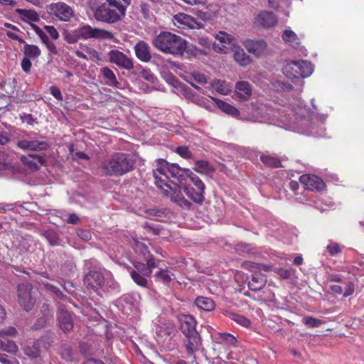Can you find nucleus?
Here are the masks:
<instances>
[{"label": "nucleus", "instance_id": "f257e3e1", "mask_svg": "<svg viewBox=\"0 0 364 364\" xmlns=\"http://www.w3.org/2000/svg\"><path fill=\"white\" fill-rule=\"evenodd\" d=\"M127 6L119 0H105L90 6V9L97 21L113 24L124 17Z\"/></svg>", "mask_w": 364, "mask_h": 364}, {"label": "nucleus", "instance_id": "f03ea898", "mask_svg": "<svg viewBox=\"0 0 364 364\" xmlns=\"http://www.w3.org/2000/svg\"><path fill=\"white\" fill-rule=\"evenodd\" d=\"M191 172L190 169L182 168L176 164H169L163 159L156 160V166L153 171L156 184L169 181L173 184L183 183Z\"/></svg>", "mask_w": 364, "mask_h": 364}, {"label": "nucleus", "instance_id": "7ed1b4c3", "mask_svg": "<svg viewBox=\"0 0 364 364\" xmlns=\"http://www.w3.org/2000/svg\"><path fill=\"white\" fill-rule=\"evenodd\" d=\"M134 160L122 152L114 153L105 159L100 165L105 175L109 176H121L133 170Z\"/></svg>", "mask_w": 364, "mask_h": 364}, {"label": "nucleus", "instance_id": "20e7f679", "mask_svg": "<svg viewBox=\"0 0 364 364\" xmlns=\"http://www.w3.org/2000/svg\"><path fill=\"white\" fill-rule=\"evenodd\" d=\"M154 46L166 54L182 55L187 48L186 41L168 31L161 32L153 41Z\"/></svg>", "mask_w": 364, "mask_h": 364}, {"label": "nucleus", "instance_id": "39448f33", "mask_svg": "<svg viewBox=\"0 0 364 364\" xmlns=\"http://www.w3.org/2000/svg\"><path fill=\"white\" fill-rule=\"evenodd\" d=\"M313 70V65L304 60H291L283 68V73L287 77L295 79L307 77Z\"/></svg>", "mask_w": 364, "mask_h": 364}, {"label": "nucleus", "instance_id": "423d86ee", "mask_svg": "<svg viewBox=\"0 0 364 364\" xmlns=\"http://www.w3.org/2000/svg\"><path fill=\"white\" fill-rule=\"evenodd\" d=\"M181 183H175L171 186L169 183H161L156 184L161 189L163 195L169 198L173 202L178 203L180 206L190 208L191 204L183 197L179 185Z\"/></svg>", "mask_w": 364, "mask_h": 364}, {"label": "nucleus", "instance_id": "0eeeda50", "mask_svg": "<svg viewBox=\"0 0 364 364\" xmlns=\"http://www.w3.org/2000/svg\"><path fill=\"white\" fill-rule=\"evenodd\" d=\"M181 183H175L171 186L169 183H161L156 184L161 189L163 195L169 198L173 202L178 203L180 206L190 208L191 204L183 197L179 185Z\"/></svg>", "mask_w": 364, "mask_h": 364}, {"label": "nucleus", "instance_id": "6e6552de", "mask_svg": "<svg viewBox=\"0 0 364 364\" xmlns=\"http://www.w3.org/2000/svg\"><path fill=\"white\" fill-rule=\"evenodd\" d=\"M78 29V33L80 39L87 40L89 38L96 39H114V36L113 33L107 30L93 28L91 26L87 24L82 26Z\"/></svg>", "mask_w": 364, "mask_h": 364}, {"label": "nucleus", "instance_id": "1a4fd4ad", "mask_svg": "<svg viewBox=\"0 0 364 364\" xmlns=\"http://www.w3.org/2000/svg\"><path fill=\"white\" fill-rule=\"evenodd\" d=\"M188 178L191 182V185L195 186L197 191H194L193 189H191L190 188H185L184 191L186 195L195 203H202L205 199L203 196L205 188L204 183L192 171Z\"/></svg>", "mask_w": 364, "mask_h": 364}, {"label": "nucleus", "instance_id": "9d476101", "mask_svg": "<svg viewBox=\"0 0 364 364\" xmlns=\"http://www.w3.org/2000/svg\"><path fill=\"white\" fill-rule=\"evenodd\" d=\"M32 286L28 283L18 285V302L26 311L31 310L36 303V299L31 296Z\"/></svg>", "mask_w": 364, "mask_h": 364}, {"label": "nucleus", "instance_id": "9b49d317", "mask_svg": "<svg viewBox=\"0 0 364 364\" xmlns=\"http://www.w3.org/2000/svg\"><path fill=\"white\" fill-rule=\"evenodd\" d=\"M49 9L53 15L62 21H69L75 15L73 9L63 1L50 4Z\"/></svg>", "mask_w": 364, "mask_h": 364}, {"label": "nucleus", "instance_id": "f8f14e48", "mask_svg": "<svg viewBox=\"0 0 364 364\" xmlns=\"http://www.w3.org/2000/svg\"><path fill=\"white\" fill-rule=\"evenodd\" d=\"M84 284L87 289L97 291L101 289L105 284V277L101 272L90 270L84 277Z\"/></svg>", "mask_w": 364, "mask_h": 364}, {"label": "nucleus", "instance_id": "ddd939ff", "mask_svg": "<svg viewBox=\"0 0 364 364\" xmlns=\"http://www.w3.org/2000/svg\"><path fill=\"white\" fill-rule=\"evenodd\" d=\"M109 61L114 63L119 68L126 70H132L134 68V63L131 58L119 50H111L108 53Z\"/></svg>", "mask_w": 364, "mask_h": 364}, {"label": "nucleus", "instance_id": "4468645a", "mask_svg": "<svg viewBox=\"0 0 364 364\" xmlns=\"http://www.w3.org/2000/svg\"><path fill=\"white\" fill-rule=\"evenodd\" d=\"M299 182L306 189L310 191H322L326 187L323 179L316 175L304 174L299 177Z\"/></svg>", "mask_w": 364, "mask_h": 364}, {"label": "nucleus", "instance_id": "2eb2a0df", "mask_svg": "<svg viewBox=\"0 0 364 364\" xmlns=\"http://www.w3.org/2000/svg\"><path fill=\"white\" fill-rule=\"evenodd\" d=\"M16 146L21 149L32 151H46L50 147L49 144L46 141H38L31 138L18 140Z\"/></svg>", "mask_w": 364, "mask_h": 364}, {"label": "nucleus", "instance_id": "dca6fc26", "mask_svg": "<svg viewBox=\"0 0 364 364\" xmlns=\"http://www.w3.org/2000/svg\"><path fill=\"white\" fill-rule=\"evenodd\" d=\"M180 322V329L184 336L196 335L198 332L196 331V321L191 315L183 314L178 317Z\"/></svg>", "mask_w": 364, "mask_h": 364}, {"label": "nucleus", "instance_id": "f3484780", "mask_svg": "<svg viewBox=\"0 0 364 364\" xmlns=\"http://www.w3.org/2000/svg\"><path fill=\"white\" fill-rule=\"evenodd\" d=\"M57 318L60 329L65 333L73 331L74 324L71 314L68 311L60 309L57 313Z\"/></svg>", "mask_w": 364, "mask_h": 364}, {"label": "nucleus", "instance_id": "a211bd4d", "mask_svg": "<svg viewBox=\"0 0 364 364\" xmlns=\"http://www.w3.org/2000/svg\"><path fill=\"white\" fill-rule=\"evenodd\" d=\"M176 279L174 273L171 268H159L154 274L155 282L163 284L164 287H169L172 281Z\"/></svg>", "mask_w": 364, "mask_h": 364}, {"label": "nucleus", "instance_id": "6ab92c4d", "mask_svg": "<svg viewBox=\"0 0 364 364\" xmlns=\"http://www.w3.org/2000/svg\"><path fill=\"white\" fill-rule=\"evenodd\" d=\"M174 24L179 28H195L197 23L190 15L180 13L174 16Z\"/></svg>", "mask_w": 364, "mask_h": 364}, {"label": "nucleus", "instance_id": "aec40b11", "mask_svg": "<svg viewBox=\"0 0 364 364\" xmlns=\"http://www.w3.org/2000/svg\"><path fill=\"white\" fill-rule=\"evenodd\" d=\"M244 46L248 52L257 57L262 55L267 48V43L263 40H247L245 41Z\"/></svg>", "mask_w": 364, "mask_h": 364}, {"label": "nucleus", "instance_id": "412c9836", "mask_svg": "<svg viewBox=\"0 0 364 364\" xmlns=\"http://www.w3.org/2000/svg\"><path fill=\"white\" fill-rule=\"evenodd\" d=\"M266 276L258 271L252 274L251 279L248 283V287L249 289L253 291H259L266 286Z\"/></svg>", "mask_w": 364, "mask_h": 364}, {"label": "nucleus", "instance_id": "4be33fe9", "mask_svg": "<svg viewBox=\"0 0 364 364\" xmlns=\"http://www.w3.org/2000/svg\"><path fill=\"white\" fill-rule=\"evenodd\" d=\"M257 22L264 28H270L277 23V17L272 11H263L257 16Z\"/></svg>", "mask_w": 364, "mask_h": 364}, {"label": "nucleus", "instance_id": "5701e85b", "mask_svg": "<svg viewBox=\"0 0 364 364\" xmlns=\"http://www.w3.org/2000/svg\"><path fill=\"white\" fill-rule=\"evenodd\" d=\"M136 56L142 62H149L151 59L150 47L144 41H139L134 46Z\"/></svg>", "mask_w": 364, "mask_h": 364}, {"label": "nucleus", "instance_id": "b1692460", "mask_svg": "<svg viewBox=\"0 0 364 364\" xmlns=\"http://www.w3.org/2000/svg\"><path fill=\"white\" fill-rule=\"evenodd\" d=\"M21 162L28 168L37 170L44 164L45 159L43 156L36 154H28L21 157Z\"/></svg>", "mask_w": 364, "mask_h": 364}, {"label": "nucleus", "instance_id": "393cba45", "mask_svg": "<svg viewBox=\"0 0 364 364\" xmlns=\"http://www.w3.org/2000/svg\"><path fill=\"white\" fill-rule=\"evenodd\" d=\"M186 340L185 341V347L188 354H193L196 350H198L200 344V336L199 333L185 336Z\"/></svg>", "mask_w": 364, "mask_h": 364}, {"label": "nucleus", "instance_id": "a878e982", "mask_svg": "<svg viewBox=\"0 0 364 364\" xmlns=\"http://www.w3.org/2000/svg\"><path fill=\"white\" fill-rule=\"evenodd\" d=\"M235 92L240 98L247 100L252 95V87L248 82L240 81L236 84Z\"/></svg>", "mask_w": 364, "mask_h": 364}, {"label": "nucleus", "instance_id": "bb28decb", "mask_svg": "<svg viewBox=\"0 0 364 364\" xmlns=\"http://www.w3.org/2000/svg\"><path fill=\"white\" fill-rule=\"evenodd\" d=\"M100 73L103 77L106 80L105 84L109 86H112L116 88H119L120 83L117 81V79L114 72L108 67H104L101 68Z\"/></svg>", "mask_w": 364, "mask_h": 364}, {"label": "nucleus", "instance_id": "cd10ccee", "mask_svg": "<svg viewBox=\"0 0 364 364\" xmlns=\"http://www.w3.org/2000/svg\"><path fill=\"white\" fill-rule=\"evenodd\" d=\"M259 159L263 164L269 168H277L284 167V166L282 164L281 160L272 155L262 154Z\"/></svg>", "mask_w": 364, "mask_h": 364}, {"label": "nucleus", "instance_id": "c85d7f7f", "mask_svg": "<svg viewBox=\"0 0 364 364\" xmlns=\"http://www.w3.org/2000/svg\"><path fill=\"white\" fill-rule=\"evenodd\" d=\"M195 304L199 309L206 311H210L215 307L214 301L205 296H198L195 300Z\"/></svg>", "mask_w": 364, "mask_h": 364}, {"label": "nucleus", "instance_id": "c756f323", "mask_svg": "<svg viewBox=\"0 0 364 364\" xmlns=\"http://www.w3.org/2000/svg\"><path fill=\"white\" fill-rule=\"evenodd\" d=\"M234 59L242 67H246L251 62L250 57L240 47L236 48L234 51Z\"/></svg>", "mask_w": 364, "mask_h": 364}, {"label": "nucleus", "instance_id": "7c9ffc66", "mask_svg": "<svg viewBox=\"0 0 364 364\" xmlns=\"http://www.w3.org/2000/svg\"><path fill=\"white\" fill-rule=\"evenodd\" d=\"M24 56L30 59H36L41 55V50L36 45L23 43Z\"/></svg>", "mask_w": 364, "mask_h": 364}, {"label": "nucleus", "instance_id": "2f4dec72", "mask_svg": "<svg viewBox=\"0 0 364 364\" xmlns=\"http://www.w3.org/2000/svg\"><path fill=\"white\" fill-rule=\"evenodd\" d=\"M15 11L20 16L21 20L23 21H37L38 20V15L33 10L16 9Z\"/></svg>", "mask_w": 364, "mask_h": 364}, {"label": "nucleus", "instance_id": "473e14b6", "mask_svg": "<svg viewBox=\"0 0 364 364\" xmlns=\"http://www.w3.org/2000/svg\"><path fill=\"white\" fill-rule=\"evenodd\" d=\"M216 39L223 44V48L219 47V50L224 52H225L224 49L227 48V46L233 44L234 41V37L225 31H220L216 36Z\"/></svg>", "mask_w": 364, "mask_h": 364}, {"label": "nucleus", "instance_id": "72a5a7b5", "mask_svg": "<svg viewBox=\"0 0 364 364\" xmlns=\"http://www.w3.org/2000/svg\"><path fill=\"white\" fill-rule=\"evenodd\" d=\"M0 349L10 353H16L18 351V346L12 341L0 338Z\"/></svg>", "mask_w": 364, "mask_h": 364}, {"label": "nucleus", "instance_id": "f704fd0d", "mask_svg": "<svg viewBox=\"0 0 364 364\" xmlns=\"http://www.w3.org/2000/svg\"><path fill=\"white\" fill-rule=\"evenodd\" d=\"M194 171L200 173L206 174L209 172L213 171V168L208 161L199 160L196 161Z\"/></svg>", "mask_w": 364, "mask_h": 364}, {"label": "nucleus", "instance_id": "c9c22d12", "mask_svg": "<svg viewBox=\"0 0 364 364\" xmlns=\"http://www.w3.org/2000/svg\"><path fill=\"white\" fill-rule=\"evenodd\" d=\"M130 276L134 282L139 287L148 288L149 281L146 275L139 274L138 272H130Z\"/></svg>", "mask_w": 364, "mask_h": 364}, {"label": "nucleus", "instance_id": "e433bc0d", "mask_svg": "<svg viewBox=\"0 0 364 364\" xmlns=\"http://www.w3.org/2000/svg\"><path fill=\"white\" fill-rule=\"evenodd\" d=\"M63 36L64 41L68 43H75L80 40L77 28L72 31L65 30L63 33Z\"/></svg>", "mask_w": 364, "mask_h": 364}, {"label": "nucleus", "instance_id": "4c0bfd02", "mask_svg": "<svg viewBox=\"0 0 364 364\" xmlns=\"http://www.w3.org/2000/svg\"><path fill=\"white\" fill-rule=\"evenodd\" d=\"M229 317L230 319L235 321L237 323L241 325L242 326L248 328L251 326L252 323L250 320L243 315L236 313H230Z\"/></svg>", "mask_w": 364, "mask_h": 364}, {"label": "nucleus", "instance_id": "58836bf2", "mask_svg": "<svg viewBox=\"0 0 364 364\" xmlns=\"http://www.w3.org/2000/svg\"><path fill=\"white\" fill-rule=\"evenodd\" d=\"M218 105L224 112L230 114L232 116H237L240 114V111L236 107L222 101L219 100Z\"/></svg>", "mask_w": 364, "mask_h": 364}, {"label": "nucleus", "instance_id": "ea45409f", "mask_svg": "<svg viewBox=\"0 0 364 364\" xmlns=\"http://www.w3.org/2000/svg\"><path fill=\"white\" fill-rule=\"evenodd\" d=\"M52 320V318H50L49 313L46 314L45 316H40L36 323L33 325V328L35 330H38L48 326L50 323V321Z\"/></svg>", "mask_w": 364, "mask_h": 364}, {"label": "nucleus", "instance_id": "a19ab883", "mask_svg": "<svg viewBox=\"0 0 364 364\" xmlns=\"http://www.w3.org/2000/svg\"><path fill=\"white\" fill-rule=\"evenodd\" d=\"M134 269L130 272H138L139 274L146 275L147 277H150L151 275V269H149L146 264L139 262L134 263Z\"/></svg>", "mask_w": 364, "mask_h": 364}, {"label": "nucleus", "instance_id": "79ce46f5", "mask_svg": "<svg viewBox=\"0 0 364 364\" xmlns=\"http://www.w3.org/2000/svg\"><path fill=\"white\" fill-rule=\"evenodd\" d=\"M213 88L218 93L226 95L230 92L228 86L225 82L222 80H217L212 84Z\"/></svg>", "mask_w": 364, "mask_h": 364}, {"label": "nucleus", "instance_id": "37998d69", "mask_svg": "<svg viewBox=\"0 0 364 364\" xmlns=\"http://www.w3.org/2000/svg\"><path fill=\"white\" fill-rule=\"evenodd\" d=\"M284 41L286 43H299V38L297 35L291 30L286 29L282 36Z\"/></svg>", "mask_w": 364, "mask_h": 364}, {"label": "nucleus", "instance_id": "c03bdc74", "mask_svg": "<svg viewBox=\"0 0 364 364\" xmlns=\"http://www.w3.org/2000/svg\"><path fill=\"white\" fill-rule=\"evenodd\" d=\"M18 331L14 326H9L0 330V338H6V337H16Z\"/></svg>", "mask_w": 364, "mask_h": 364}, {"label": "nucleus", "instance_id": "a18cd8bd", "mask_svg": "<svg viewBox=\"0 0 364 364\" xmlns=\"http://www.w3.org/2000/svg\"><path fill=\"white\" fill-rule=\"evenodd\" d=\"M303 323L309 328H316L320 326L322 323L320 319L312 316H305L303 318Z\"/></svg>", "mask_w": 364, "mask_h": 364}, {"label": "nucleus", "instance_id": "49530a36", "mask_svg": "<svg viewBox=\"0 0 364 364\" xmlns=\"http://www.w3.org/2000/svg\"><path fill=\"white\" fill-rule=\"evenodd\" d=\"M342 249L343 248L336 242H330L326 247V250L330 256H336L340 254L342 252Z\"/></svg>", "mask_w": 364, "mask_h": 364}, {"label": "nucleus", "instance_id": "de8ad7c7", "mask_svg": "<svg viewBox=\"0 0 364 364\" xmlns=\"http://www.w3.org/2000/svg\"><path fill=\"white\" fill-rule=\"evenodd\" d=\"M176 153L178 154L182 158L186 159H191L193 156L192 152L189 150V149L187 146H178L176 149Z\"/></svg>", "mask_w": 364, "mask_h": 364}, {"label": "nucleus", "instance_id": "09e8293b", "mask_svg": "<svg viewBox=\"0 0 364 364\" xmlns=\"http://www.w3.org/2000/svg\"><path fill=\"white\" fill-rule=\"evenodd\" d=\"M220 338L223 342L228 345L235 346L237 343L235 337L228 333H221Z\"/></svg>", "mask_w": 364, "mask_h": 364}, {"label": "nucleus", "instance_id": "8fccbe9b", "mask_svg": "<svg viewBox=\"0 0 364 364\" xmlns=\"http://www.w3.org/2000/svg\"><path fill=\"white\" fill-rule=\"evenodd\" d=\"M61 357L66 360H71L73 358L72 349L67 346H63L60 350Z\"/></svg>", "mask_w": 364, "mask_h": 364}, {"label": "nucleus", "instance_id": "3c124183", "mask_svg": "<svg viewBox=\"0 0 364 364\" xmlns=\"http://www.w3.org/2000/svg\"><path fill=\"white\" fill-rule=\"evenodd\" d=\"M23 351H24L25 354L28 355L29 357L36 358L39 355V350L35 346L25 347L23 349Z\"/></svg>", "mask_w": 364, "mask_h": 364}, {"label": "nucleus", "instance_id": "603ef678", "mask_svg": "<svg viewBox=\"0 0 364 364\" xmlns=\"http://www.w3.org/2000/svg\"><path fill=\"white\" fill-rule=\"evenodd\" d=\"M31 60V59L28 58L24 56V58L22 59V60L21 62V68L26 73H28L31 71V68L32 66Z\"/></svg>", "mask_w": 364, "mask_h": 364}, {"label": "nucleus", "instance_id": "864d4df0", "mask_svg": "<svg viewBox=\"0 0 364 364\" xmlns=\"http://www.w3.org/2000/svg\"><path fill=\"white\" fill-rule=\"evenodd\" d=\"M44 29L53 39L56 40L59 38V33L54 26H45Z\"/></svg>", "mask_w": 364, "mask_h": 364}, {"label": "nucleus", "instance_id": "5fc2aeb1", "mask_svg": "<svg viewBox=\"0 0 364 364\" xmlns=\"http://www.w3.org/2000/svg\"><path fill=\"white\" fill-rule=\"evenodd\" d=\"M34 29H35L36 34L40 38V39L41 40L43 43H44L46 45L47 43H48L50 41L49 39L48 36H47V34L45 32H43L40 28L35 26Z\"/></svg>", "mask_w": 364, "mask_h": 364}, {"label": "nucleus", "instance_id": "6e6d98bb", "mask_svg": "<svg viewBox=\"0 0 364 364\" xmlns=\"http://www.w3.org/2000/svg\"><path fill=\"white\" fill-rule=\"evenodd\" d=\"M192 77L194 80L195 82L204 85L206 84L208 82L207 77L204 74L196 73L192 75Z\"/></svg>", "mask_w": 364, "mask_h": 364}, {"label": "nucleus", "instance_id": "4d7b16f0", "mask_svg": "<svg viewBox=\"0 0 364 364\" xmlns=\"http://www.w3.org/2000/svg\"><path fill=\"white\" fill-rule=\"evenodd\" d=\"M276 272L282 279H289L291 277V272L287 269L275 268L274 269Z\"/></svg>", "mask_w": 364, "mask_h": 364}, {"label": "nucleus", "instance_id": "13d9d810", "mask_svg": "<svg viewBox=\"0 0 364 364\" xmlns=\"http://www.w3.org/2000/svg\"><path fill=\"white\" fill-rule=\"evenodd\" d=\"M77 234L84 241H89L92 238L91 232L87 230H78Z\"/></svg>", "mask_w": 364, "mask_h": 364}, {"label": "nucleus", "instance_id": "bf43d9fd", "mask_svg": "<svg viewBox=\"0 0 364 364\" xmlns=\"http://www.w3.org/2000/svg\"><path fill=\"white\" fill-rule=\"evenodd\" d=\"M50 94L58 101H62L63 97L60 89L56 86H51L50 88Z\"/></svg>", "mask_w": 364, "mask_h": 364}, {"label": "nucleus", "instance_id": "052dcab7", "mask_svg": "<svg viewBox=\"0 0 364 364\" xmlns=\"http://www.w3.org/2000/svg\"><path fill=\"white\" fill-rule=\"evenodd\" d=\"M46 48L48 49L50 55H56L58 54V50L53 42L50 41L46 44Z\"/></svg>", "mask_w": 364, "mask_h": 364}, {"label": "nucleus", "instance_id": "680f3d73", "mask_svg": "<svg viewBox=\"0 0 364 364\" xmlns=\"http://www.w3.org/2000/svg\"><path fill=\"white\" fill-rule=\"evenodd\" d=\"M146 264L149 269H151V273L153 272V269L158 267L157 261L153 256L149 257L146 259Z\"/></svg>", "mask_w": 364, "mask_h": 364}, {"label": "nucleus", "instance_id": "e2e57ef3", "mask_svg": "<svg viewBox=\"0 0 364 364\" xmlns=\"http://www.w3.org/2000/svg\"><path fill=\"white\" fill-rule=\"evenodd\" d=\"M41 313L42 316H45L46 314L49 313L50 318H53V312L50 306L48 304H43L41 307Z\"/></svg>", "mask_w": 364, "mask_h": 364}, {"label": "nucleus", "instance_id": "0e129e2a", "mask_svg": "<svg viewBox=\"0 0 364 364\" xmlns=\"http://www.w3.org/2000/svg\"><path fill=\"white\" fill-rule=\"evenodd\" d=\"M66 222L70 224L75 225L80 222V218L75 213H71L66 219Z\"/></svg>", "mask_w": 364, "mask_h": 364}, {"label": "nucleus", "instance_id": "69168bd1", "mask_svg": "<svg viewBox=\"0 0 364 364\" xmlns=\"http://www.w3.org/2000/svg\"><path fill=\"white\" fill-rule=\"evenodd\" d=\"M6 36H8V38H11L12 40L17 41L20 43H25V41L22 38H21L17 34H16L15 33H13L11 31H7L6 32Z\"/></svg>", "mask_w": 364, "mask_h": 364}, {"label": "nucleus", "instance_id": "338daca9", "mask_svg": "<svg viewBox=\"0 0 364 364\" xmlns=\"http://www.w3.org/2000/svg\"><path fill=\"white\" fill-rule=\"evenodd\" d=\"M198 43L203 48H210V42L208 38L202 37L198 38Z\"/></svg>", "mask_w": 364, "mask_h": 364}, {"label": "nucleus", "instance_id": "774afa93", "mask_svg": "<svg viewBox=\"0 0 364 364\" xmlns=\"http://www.w3.org/2000/svg\"><path fill=\"white\" fill-rule=\"evenodd\" d=\"M10 141V138L8 134L5 132L0 133V145H5Z\"/></svg>", "mask_w": 364, "mask_h": 364}]
</instances>
